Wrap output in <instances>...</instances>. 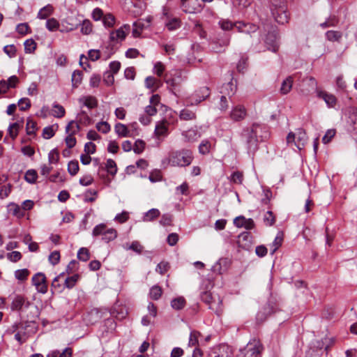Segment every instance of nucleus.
Masks as SVG:
<instances>
[{
    "label": "nucleus",
    "instance_id": "nucleus-51",
    "mask_svg": "<svg viewBox=\"0 0 357 357\" xmlns=\"http://www.w3.org/2000/svg\"><path fill=\"white\" fill-rule=\"evenodd\" d=\"M79 169L78 161L70 160L68 164V172L71 176H75Z\"/></svg>",
    "mask_w": 357,
    "mask_h": 357
},
{
    "label": "nucleus",
    "instance_id": "nucleus-29",
    "mask_svg": "<svg viewBox=\"0 0 357 357\" xmlns=\"http://www.w3.org/2000/svg\"><path fill=\"white\" fill-rule=\"evenodd\" d=\"M83 78V73L79 70H75L73 71L71 77L72 86L73 88H77L82 83Z\"/></svg>",
    "mask_w": 357,
    "mask_h": 357
},
{
    "label": "nucleus",
    "instance_id": "nucleus-9",
    "mask_svg": "<svg viewBox=\"0 0 357 357\" xmlns=\"http://www.w3.org/2000/svg\"><path fill=\"white\" fill-rule=\"evenodd\" d=\"M232 349L226 344L214 347L208 354V357H232Z\"/></svg>",
    "mask_w": 357,
    "mask_h": 357
},
{
    "label": "nucleus",
    "instance_id": "nucleus-3",
    "mask_svg": "<svg viewBox=\"0 0 357 357\" xmlns=\"http://www.w3.org/2000/svg\"><path fill=\"white\" fill-rule=\"evenodd\" d=\"M255 135L252 125L250 127L244 128L241 133V137L245 142L249 153H254L259 149L258 141L256 139Z\"/></svg>",
    "mask_w": 357,
    "mask_h": 357
},
{
    "label": "nucleus",
    "instance_id": "nucleus-48",
    "mask_svg": "<svg viewBox=\"0 0 357 357\" xmlns=\"http://www.w3.org/2000/svg\"><path fill=\"white\" fill-rule=\"evenodd\" d=\"M105 168L107 172L112 176H115L117 173L116 164L112 159H107Z\"/></svg>",
    "mask_w": 357,
    "mask_h": 357
},
{
    "label": "nucleus",
    "instance_id": "nucleus-41",
    "mask_svg": "<svg viewBox=\"0 0 357 357\" xmlns=\"http://www.w3.org/2000/svg\"><path fill=\"white\" fill-rule=\"evenodd\" d=\"M162 288L158 285L153 286L149 291V296L151 299L157 301L162 296Z\"/></svg>",
    "mask_w": 357,
    "mask_h": 357
},
{
    "label": "nucleus",
    "instance_id": "nucleus-25",
    "mask_svg": "<svg viewBox=\"0 0 357 357\" xmlns=\"http://www.w3.org/2000/svg\"><path fill=\"white\" fill-rule=\"evenodd\" d=\"M25 298L22 295H16L11 303L10 308L13 311H20L24 305Z\"/></svg>",
    "mask_w": 357,
    "mask_h": 357
},
{
    "label": "nucleus",
    "instance_id": "nucleus-23",
    "mask_svg": "<svg viewBox=\"0 0 357 357\" xmlns=\"http://www.w3.org/2000/svg\"><path fill=\"white\" fill-rule=\"evenodd\" d=\"M328 341H331V340L328 339L326 337L321 340H314L312 342L311 345L312 348L317 350H321L324 349L327 354L330 349V345L327 344V342Z\"/></svg>",
    "mask_w": 357,
    "mask_h": 357
},
{
    "label": "nucleus",
    "instance_id": "nucleus-24",
    "mask_svg": "<svg viewBox=\"0 0 357 357\" xmlns=\"http://www.w3.org/2000/svg\"><path fill=\"white\" fill-rule=\"evenodd\" d=\"M79 102L89 109H93L98 107V102L96 97L92 96H84L79 98Z\"/></svg>",
    "mask_w": 357,
    "mask_h": 357
},
{
    "label": "nucleus",
    "instance_id": "nucleus-11",
    "mask_svg": "<svg viewBox=\"0 0 357 357\" xmlns=\"http://www.w3.org/2000/svg\"><path fill=\"white\" fill-rule=\"evenodd\" d=\"M252 125L255 134V137L258 141V144L259 142H265L269 139L271 133L266 125L258 123H253Z\"/></svg>",
    "mask_w": 357,
    "mask_h": 357
},
{
    "label": "nucleus",
    "instance_id": "nucleus-47",
    "mask_svg": "<svg viewBox=\"0 0 357 357\" xmlns=\"http://www.w3.org/2000/svg\"><path fill=\"white\" fill-rule=\"evenodd\" d=\"M24 45L25 52L29 54L34 52L37 47L36 43L32 38L26 40Z\"/></svg>",
    "mask_w": 357,
    "mask_h": 357
},
{
    "label": "nucleus",
    "instance_id": "nucleus-45",
    "mask_svg": "<svg viewBox=\"0 0 357 357\" xmlns=\"http://www.w3.org/2000/svg\"><path fill=\"white\" fill-rule=\"evenodd\" d=\"M109 228L107 227L106 225L104 223L99 224L96 225L92 231V235L93 236H104L105 233H106L107 230Z\"/></svg>",
    "mask_w": 357,
    "mask_h": 357
},
{
    "label": "nucleus",
    "instance_id": "nucleus-16",
    "mask_svg": "<svg viewBox=\"0 0 357 357\" xmlns=\"http://www.w3.org/2000/svg\"><path fill=\"white\" fill-rule=\"evenodd\" d=\"M230 36L225 35L222 38H217L213 42V50L216 52H222L225 51V48L229 45Z\"/></svg>",
    "mask_w": 357,
    "mask_h": 357
},
{
    "label": "nucleus",
    "instance_id": "nucleus-37",
    "mask_svg": "<svg viewBox=\"0 0 357 357\" xmlns=\"http://www.w3.org/2000/svg\"><path fill=\"white\" fill-rule=\"evenodd\" d=\"M45 26L48 31L52 32L59 29L60 24L56 19L52 17L47 20Z\"/></svg>",
    "mask_w": 357,
    "mask_h": 357
},
{
    "label": "nucleus",
    "instance_id": "nucleus-59",
    "mask_svg": "<svg viewBox=\"0 0 357 357\" xmlns=\"http://www.w3.org/2000/svg\"><path fill=\"white\" fill-rule=\"evenodd\" d=\"M145 142L142 139H137L135 141L133 146V151L137 154L142 153L145 149Z\"/></svg>",
    "mask_w": 357,
    "mask_h": 357
},
{
    "label": "nucleus",
    "instance_id": "nucleus-63",
    "mask_svg": "<svg viewBox=\"0 0 357 357\" xmlns=\"http://www.w3.org/2000/svg\"><path fill=\"white\" fill-rule=\"evenodd\" d=\"M248 67V57L241 56L236 65V69L239 73H243L244 70L247 69Z\"/></svg>",
    "mask_w": 357,
    "mask_h": 357
},
{
    "label": "nucleus",
    "instance_id": "nucleus-49",
    "mask_svg": "<svg viewBox=\"0 0 357 357\" xmlns=\"http://www.w3.org/2000/svg\"><path fill=\"white\" fill-rule=\"evenodd\" d=\"M80 130V126L78 123L75 121H70L66 127V132L75 135Z\"/></svg>",
    "mask_w": 357,
    "mask_h": 357
},
{
    "label": "nucleus",
    "instance_id": "nucleus-32",
    "mask_svg": "<svg viewBox=\"0 0 357 357\" xmlns=\"http://www.w3.org/2000/svg\"><path fill=\"white\" fill-rule=\"evenodd\" d=\"M338 23H339V18L337 16L333 15H330L326 19V20L324 22L321 23L319 26L322 29H326L330 26H336L338 24Z\"/></svg>",
    "mask_w": 357,
    "mask_h": 357
},
{
    "label": "nucleus",
    "instance_id": "nucleus-28",
    "mask_svg": "<svg viewBox=\"0 0 357 357\" xmlns=\"http://www.w3.org/2000/svg\"><path fill=\"white\" fill-rule=\"evenodd\" d=\"M236 89V85L231 79L230 82L222 86L221 93H224L225 95L231 97L235 94Z\"/></svg>",
    "mask_w": 357,
    "mask_h": 357
},
{
    "label": "nucleus",
    "instance_id": "nucleus-36",
    "mask_svg": "<svg viewBox=\"0 0 357 357\" xmlns=\"http://www.w3.org/2000/svg\"><path fill=\"white\" fill-rule=\"evenodd\" d=\"M114 130L119 137H129V131L127 126L123 123H117L115 125Z\"/></svg>",
    "mask_w": 357,
    "mask_h": 357
},
{
    "label": "nucleus",
    "instance_id": "nucleus-56",
    "mask_svg": "<svg viewBox=\"0 0 357 357\" xmlns=\"http://www.w3.org/2000/svg\"><path fill=\"white\" fill-rule=\"evenodd\" d=\"M54 110H53V116L56 118H62L64 116L66 111L64 107L59 105L57 103H54L53 105Z\"/></svg>",
    "mask_w": 357,
    "mask_h": 357
},
{
    "label": "nucleus",
    "instance_id": "nucleus-22",
    "mask_svg": "<svg viewBox=\"0 0 357 357\" xmlns=\"http://www.w3.org/2000/svg\"><path fill=\"white\" fill-rule=\"evenodd\" d=\"M102 319V312L97 308L92 309L86 315V320L90 324H94Z\"/></svg>",
    "mask_w": 357,
    "mask_h": 357
},
{
    "label": "nucleus",
    "instance_id": "nucleus-1",
    "mask_svg": "<svg viewBox=\"0 0 357 357\" xmlns=\"http://www.w3.org/2000/svg\"><path fill=\"white\" fill-rule=\"evenodd\" d=\"M193 160L192 152L189 149L173 151L169 153L168 158L162 161L163 165L167 162L173 167H186L191 164Z\"/></svg>",
    "mask_w": 357,
    "mask_h": 357
},
{
    "label": "nucleus",
    "instance_id": "nucleus-14",
    "mask_svg": "<svg viewBox=\"0 0 357 357\" xmlns=\"http://www.w3.org/2000/svg\"><path fill=\"white\" fill-rule=\"evenodd\" d=\"M348 118L347 123L349 126V129L352 131L357 132V108L355 107H349L347 109Z\"/></svg>",
    "mask_w": 357,
    "mask_h": 357
},
{
    "label": "nucleus",
    "instance_id": "nucleus-35",
    "mask_svg": "<svg viewBox=\"0 0 357 357\" xmlns=\"http://www.w3.org/2000/svg\"><path fill=\"white\" fill-rule=\"evenodd\" d=\"M185 300L183 297H177L172 300L171 306L176 310H182L185 305Z\"/></svg>",
    "mask_w": 357,
    "mask_h": 357
},
{
    "label": "nucleus",
    "instance_id": "nucleus-15",
    "mask_svg": "<svg viewBox=\"0 0 357 357\" xmlns=\"http://www.w3.org/2000/svg\"><path fill=\"white\" fill-rule=\"evenodd\" d=\"M169 125L170 122L166 119H163L157 122L154 130L155 136L158 137L167 136L169 134L168 127Z\"/></svg>",
    "mask_w": 357,
    "mask_h": 357
},
{
    "label": "nucleus",
    "instance_id": "nucleus-54",
    "mask_svg": "<svg viewBox=\"0 0 357 357\" xmlns=\"http://www.w3.org/2000/svg\"><path fill=\"white\" fill-rule=\"evenodd\" d=\"M264 222L266 226H272L275 222V216L273 213L269 210L264 216Z\"/></svg>",
    "mask_w": 357,
    "mask_h": 357
},
{
    "label": "nucleus",
    "instance_id": "nucleus-39",
    "mask_svg": "<svg viewBox=\"0 0 357 357\" xmlns=\"http://www.w3.org/2000/svg\"><path fill=\"white\" fill-rule=\"evenodd\" d=\"M237 22L233 23L229 20L227 19H221L218 22V25L223 31H229L231 30L234 27L236 28Z\"/></svg>",
    "mask_w": 357,
    "mask_h": 357
},
{
    "label": "nucleus",
    "instance_id": "nucleus-61",
    "mask_svg": "<svg viewBox=\"0 0 357 357\" xmlns=\"http://www.w3.org/2000/svg\"><path fill=\"white\" fill-rule=\"evenodd\" d=\"M36 130V123L33 120L28 119L26 124V131L28 135L35 134Z\"/></svg>",
    "mask_w": 357,
    "mask_h": 357
},
{
    "label": "nucleus",
    "instance_id": "nucleus-31",
    "mask_svg": "<svg viewBox=\"0 0 357 357\" xmlns=\"http://www.w3.org/2000/svg\"><path fill=\"white\" fill-rule=\"evenodd\" d=\"M228 259L227 258H222L218 260L215 265L213 266V271L222 274L227 269Z\"/></svg>",
    "mask_w": 357,
    "mask_h": 357
},
{
    "label": "nucleus",
    "instance_id": "nucleus-12",
    "mask_svg": "<svg viewBox=\"0 0 357 357\" xmlns=\"http://www.w3.org/2000/svg\"><path fill=\"white\" fill-rule=\"evenodd\" d=\"M267 49L273 52H277L279 49L278 33L275 31H268L265 38Z\"/></svg>",
    "mask_w": 357,
    "mask_h": 357
},
{
    "label": "nucleus",
    "instance_id": "nucleus-34",
    "mask_svg": "<svg viewBox=\"0 0 357 357\" xmlns=\"http://www.w3.org/2000/svg\"><path fill=\"white\" fill-rule=\"evenodd\" d=\"M326 38L331 42H339L342 37V33L338 31L330 30L326 31Z\"/></svg>",
    "mask_w": 357,
    "mask_h": 357
},
{
    "label": "nucleus",
    "instance_id": "nucleus-50",
    "mask_svg": "<svg viewBox=\"0 0 357 357\" xmlns=\"http://www.w3.org/2000/svg\"><path fill=\"white\" fill-rule=\"evenodd\" d=\"M211 147V144L208 140H202L199 146V152L202 155H206L210 152Z\"/></svg>",
    "mask_w": 357,
    "mask_h": 357
},
{
    "label": "nucleus",
    "instance_id": "nucleus-30",
    "mask_svg": "<svg viewBox=\"0 0 357 357\" xmlns=\"http://www.w3.org/2000/svg\"><path fill=\"white\" fill-rule=\"evenodd\" d=\"M160 215V212L157 208H151L144 214L142 220L144 222H150L158 218Z\"/></svg>",
    "mask_w": 357,
    "mask_h": 357
},
{
    "label": "nucleus",
    "instance_id": "nucleus-19",
    "mask_svg": "<svg viewBox=\"0 0 357 357\" xmlns=\"http://www.w3.org/2000/svg\"><path fill=\"white\" fill-rule=\"evenodd\" d=\"M124 29L128 31L130 30V26L128 24H125L123 26L120 27L115 31H112L109 35V38L111 40H123L126 37V33L124 31Z\"/></svg>",
    "mask_w": 357,
    "mask_h": 357
},
{
    "label": "nucleus",
    "instance_id": "nucleus-8",
    "mask_svg": "<svg viewBox=\"0 0 357 357\" xmlns=\"http://www.w3.org/2000/svg\"><path fill=\"white\" fill-rule=\"evenodd\" d=\"M165 80L168 86L170 87L171 91L176 89L183 81L181 70L178 69L172 70L168 74H166Z\"/></svg>",
    "mask_w": 357,
    "mask_h": 357
},
{
    "label": "nucleus",
    "instance_id": "nucleus-38",
    "mask_svg": "<svg viewBox=\"0 0 357 357\" xmlns=\"http://www.w3.org/2000/svg\"><path fill=\"white\" fill-rule=\"evenodd\" d=\"M179 118L183 121L194 120L196 119V114L188 109H183L180 112Z\"/></svg>",
    "mask_w": 357,
    "mask_h": 357
},
{
    "label": "nucleus",
    "instance_id": "nucleus-58",
    "mask_svg": "<svg viewBox=\"0 0 357 357\" xmlns=\"http://www.w3.org/2000/svg\"><path fill=\"white\" fill-rule=\"evenodd\" d=\"M96 127L98 131L104 134L108 133L111 130V126L107 121L98 122Z\"/></svg>",
    "mask_w": 357,
    "mask_h": 357
},
{
    "label": "nucleus",
    "instance_id": "nucleus-2",
    "mask_svg": "<svg viewBox=\"0 0 357 357\" xmlns=\"http://www.w3.org/2000/svg\"><path fill=\"white\" fill-rule=\"evenodd\" d=\"M263 349V345L259 340L255 339L241 349L236 357H261Z\"/></svg>",
    "mask_w": 357,
    "mask_h": 357
},
{
    "label": "nucleus",
    "instance_id": "nucleus-7",
    "mask_svg": "<svg viewBox=\"0 0 357 357\" xmlns=\"http://www.w3.org/2000/svg\"><path fill=\"white\" fill-rule=\"evenodd\" d=\"M309 82L312 86H314L316 88L317 96L318 98L324 100L328 107L334 108L336 106V105L337 103V99L335 97V96H334L332 93H328L326 91L317 89V83L316 79L314 77H311L309 79Z\"/></svg>",
    "mask_w": 357,
    "mask_h": 357
},
{
    "label": "nucleus",
    "instance_id": "nucleus-27",
    "mask_svg": "<svg viewBox=\"0 0 357 357\" xmlns=\"http://www.w3.org/2000/svg\"><path fill=\"white\" fill-rule=\"evenodd\" d=\"M54 12V7L51 4H47L40 9L37 17L40 20L47 19Z\"/></svg>",
    "mask_w": 357,
    "mask_h": 357
},
{
    "label": "nucleus",
    "instance_id": "nucleus-21",
    "mask_svg": "<svg viewBox=\"0 0 357 357\" xmlns=\"http://www.w3.org/2000/svg\"><path fill=\"white\" fill-rule=\"evenodd\" d=\"M296 135L295 145L299 149L301 150L307 142V135L305 130L299 129Z\"/></svg>",
    "mask_w": 357,
    "mask_h": 357
},
{
    "label": "nucleus",
    "instance_id": "nucleus-64",
    "mask_svg": "<svg viewBox=\"0 0 357 357\" xmlns=\"http://www.w3.org/2000/svg\"><path fill=\"white\" fill-rule=\"evenodd\" d=\"M144 28V24L140 22H135L133 23L132 36L135 38L139 37L141 34V31Z\"/></svg>",
    "mask_w": 357,
    "mask_h": 357
},
{
    "label": "nucleus",
    "instance_id": "nucleus-43",
    "mask_svg": "<svg viewBox=\"0 0 357 357\" xmlns=\"http://www.w3.org/2000/svg\"><path fill=\"white\" fill-rule=\"evenodd\" d=\"M229 179L232 183L241 184L243 181V174L240 171L234 172L229 176Z\"/></svg>",
    "mask_w": 357,
    "mask_h": 357
},
{
    "label": "nucleus",
    "instance_id": "nucleus-20",
    "mask_svg": "<svg viewBox=\"0 0 357 357\" xmlns=\"http://www.w3.org/2000/svg\"><path fill=\"white\" fill-rule=\"evenodd\" d=\"M64 276L65 273H61L54 278L51 284L52 291L53 293L54 291L57 292H61L65 289L64 283L62 284L61 282V280H63Z\"/></svg>",
    "mask_w": 357,
    "mask_h": 357
},
{
    "label": "nucleus",
    "instance_id": "nucleus-5",
    "mask_svg": "<svg viewBox=\"0 0 357 357\" xmlns=\"http://www.w3.org/2000/svg\"><path fill=\"white\" fill-rule=\"evenodd\" d=\"M165 27L169 31H175L181 26V20L174 16L170 12L169 9L163 7L162 15L160 17Z\"/></svg>",
    "mask_w": 357,
    "mask_h": 357
},
{
    "label": "nucleus",
    "instance_id": "nucleus-55",
    "mask_svg": "<svg viewBox=\"0 0 357 357\" xmlns=\"http://www.w3.org/2000/svg\"><path fill=\"white\" fill-rule=\"evenodd\" d=\"M77 258L82 261H87L90 259V252L86 248H81L77 252Z\"/></svg>",
    "mask_w": 357,
    "mask_h": 357
},
{
    "label": "nucleus",
    "instance_id": "nucleus-53",
    "mask_svg": "<svg viewBox=\"0 0 357 357\" xmlns=\"http://www.w3.org/2000/svg\"><path fill=\"white\" fill-rule=\"evenodd\" d=\"M16 31L22 36L31 32L30 26L26 22L18 24L16 26Z\"/></svg>",
    "mask_w": 357,
    "mask_h": 357
},
{
    "label": "nucleus",
    "instance_id": "nucleus-6",
    "mask_svg": "<svg viewBox=\"0 0 357 357\" xmlns=\"http://www.w3.org/2000/svg\"><path fill=\"white\" fill-rule=\"evenodd\" d=\"M210 94L211 91L208 87H200L185 100L186 105L188 106L197 105L201 102L208 98Z\"/></svg>",
    "mask_w": 357,
    "mask_h": 357
},
{
    "label": "nucleus",
    "instance_id": "nucleus-18",
    "mask_svg": "<svg viewBox=\"0 0 357 357\" xmlns=\"http://www.w3.org/2000/svg\"><path fill=\"white\" fill-rule=\"evenodd\" d=\"M236 29L239 32L250 34L255 33L259 29V26L255 24L239 21L237 22Z\"/></svg>",
    "mask_w": 357,
    "mask_h": 357
},
{
    "label": "nucleus",
    "instance_id": "nucleus-62",
    "mask_svg": "<svg viewBox=\"0 0 357 357\" xmlns=\"http://www.w3.org/2000/svg\"><path fill=\"white\" fill-rule=\"evenodd\" d=\"M18 105L21 111H26L31 107V101L27 98H20L18 101Z\"/></svg>",
    "mask_w": 357,
    "mask_h": 357
},
{
    "label": "nucleus",
    "instance_id": "nucleus-26",
    "mask_svg": "<svg viewBox=\"0 0 357 357\" xmlns=\"http://www.w3.org/2000/svg\"><path fill=\"white\" fill-rule=\"evenodd\" d=\"M294 79L291 76L287 77L283 80L280 89V92L282 95H286L290 92L292 89Z\"/></svg>",
    "mask_w": 357,
    "mask_h": 357
},
{
    "label": "nucleus",
    "instance_id": "nucleus-60",
    "mask_svg": "<svg viewBox=\"0 0 357 357\" xmlns=\"http://www.w3.org/2000/svg\"><path fill=\"white\" fill-rule=\"evenodd\" d=\"M59 160V153L56 149H54L48 154L50 164L57 163Z\"/></svg>",
    "mask_w": 357,
    "mask_h": 357
},
{
    "label": "nucleus",
    "instance_id": "nucleus-40",
    "mask_svg": "<svg viewBox=\"0 0 357 357\" xmlns=\"http://www.w3.org/2000/svg\"><path fill=\"white\" fill-rule=\"evenodd\" d=\"M38 178V174L35 169H29L26 172L24 175L25 181L31 184H33L36 182Z\"/></svg>",
    "mask_w": 357,
    "mask_h": 357
},
{
    "label": "nucleus",
    "instance_id": "nucleus-10",
    "mask_svg": "<svg viewBox=\"0 0 357 357\" xmlns=\"http://www.w3.org/2000/svg\"><path fill=\"white\" fill-rule=\"evenodd\" d=\"M31 282L33 285L36 287L38 292L45 294L47 292V283L45 275L43 273L39 272L36 273L32 279Z\"/></svg>",
    "mask_w": 357,
    "mask_h": 357
},
{
    "label": "nucleus",
    "instance_id": "nucleus-42",
    "mask_svg": "<svg viewBox=\"0 0 357 357\" xmlns=\"http://www.w3.org/2000/svg\"><path fill=\"white\" fill-rule=\"evenodd\" d=\"M8 211L11 213L14 216L22 217L23 216V213H21L20 207L18 204L10 202L7 206Z\"/></svg>",
    "mask_w": 357,
    "mask_h": 357
},
{
    "label": "nucleus",
    "instance_id": "nucleus-13",
    "mask_svg": "<svg viewBox=\"0 0 357 357\" xmlns=\"http://www.w3.org/2000/svg\"><path fill=\"white\" fill-rule=\"evenodd\" d=\"M181 8L186 13H196L201 10L199 0H181Z\"/></svg>",
    "mask_w": 357,
    "mask_h": 357
},
{
    "label": "nucleus",
    "instance_id": "nucleus-44",
    "mask_svg": "<svg viewBox=\"0 0 357 357\" xmlns=\"http://www.w3.org/2000/svg\"><path fill=\"white\" fill-rule=\"evenodd\" d=\"M117 236V231L116 229L113 228H109L107 230L106 233H105L104 236L102 237V240L106 243H109L113 240H114Z\"/></svg>",
    "mask_w": 357,
    "mask_h": 357
},
{
    "label": "nucleus",
    "instance_id": "nucleus-52",
    "mask_svg": "<svg viewBox=\"0 0 357 357\" xmlns=\"http://www.w3.org/2000/svg\"><path fill=\"white\" fill-rule=\"evenodd\" d=\"M201 336V333L197 331H192L190 337H189V342L188 345L190 347L196 346L199 344L198 338Z\"/></svg>",
    "mask_w": 357,
    "mask_h": 357
},
{
    "label": "nucleus",
    "instance_id": "nucleus-17",
    "mask_svg": "<svg viewBox=\"0 0 357 357\" xmlns=\"http://www.w3.org/2000/svg\"><path fill=\"white\" fill-rule=\"evenodd\" d=\"M247 115V111L244 106L237 105L230 112V118L234 121L243 120Z\"/></svg>",
    "mask_w": 357,
    "mask_h": 357
},
{
    "label": "nucleus",
    "instance_id": "nucleus-46",
    "mask_svg": "<svg viewBox=\"0 0 357 357\" xmlns=\"http://www.w3.org/2000/svg\"><path fill=\"white\" fill-rule=\"evenodd\" d=\"M335 84L337 91H346L347 85L342 75H340L336 77Z\"/></svg>",
    "mask_w": 357,
    "mask_h": 357
},
{
    "label": "nucleus",
    "instance_id": "nucleus-33",
    "mask_svg": "<svg viewBox=\"0 0 357 357\" xmlns=\"http://www.w3.org/2000/svg\"><path fill=\"white\" fill-rule=\"evenodd\" d=\"M79 278V274L76 273L71 276L63 278L65 288H73Z\"/></svg>",
    "mask_w": 357,
    "mask_h": 357
},
{
    "label": "nucleus",
    "instance_id": "nucleus-57",
    "mask_svg": "<svg viewBox=\"0 0 357 357\" xmlns=\"http://www.w3.org/2000/svg\"><path fill=\"white\" fill-rule=\"evenodd\" d=\"M29 275V271L27 268L19 269L15 271V277L20 281H24Z\"/></svg>",
    "mask_w": 357,
    "mask_h": 357
},
{
    "label": "nucleus",
    "instance_id": "nucleus-4",
    "mask_svg": "<svg viewBox=\"0 0 357 357\" xmlns=\"http://www.w3.org/2000/svg\"><path fill=\"white\" fill-rule=\"evenodd\" d=\"M278 310V304L274 298H270L267 303L257 312L256 315V321L257 324H261L272 314L276 312Z\"/></svg>",
    "mask_w": 357,
    "mask_h": 357
}]
</instances>
